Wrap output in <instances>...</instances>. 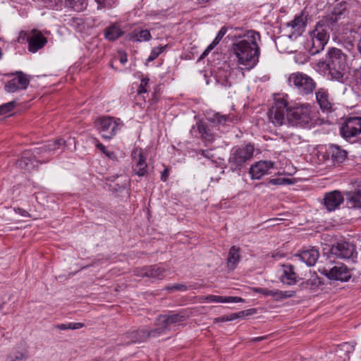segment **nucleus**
<instances>
[{"mask_svg":"<svg viewBox=\"0 0 361 361\" xmlns=\"http://www.w3.org/2000/svg\"><path fill=\"white\" fill-rule=\"evenodd\" d=\"M358 49H359L360 53L361 54V39L358 43Z\"/></svg>","mask_w":361,"mask_h":361,"instance_id":"nucleus-56","label":"nucleus"},{"mask_svg":"<svg viewBox=\"0 0 361 361\" xmlns=\"http://www.w3.org/2000/svg\"><path fill=\"white\" fill-rule=\"evenodd\" d=\"M244 315H245L244 312L233 313L230 315H224L223 317L216 318V319H214V322L216 323V322H226L233 321L236 319L240 318V317H243Z\"/></svg>","mask_w":361,"mask_h":361,"instance_id":"nucleus-34","label":"nucleus"},{"mask_svg":"<svg viewBox=\"0 0 361 361\" xmlns=\"http://www.w3.org/2000/svg\"><path fill=\"white\" fill-rule=\"evenodd\" d=\"M27 356L25 353L16 351L10 353L6 361H25Z\"/></svg>","mask_w":361,"mask_h":361,"instance_id":"nucleus-37","label":"nucleus"},{"mask_svg":"<svg viewBox=\"0 0 361 361\" xmlns=\"http://www.w3.org/2000/svg\"><path fill=\"white\" fill-rule=\"evenodd\" d=\"M152 36L148 30H142L140 31L135 30L129 35V39L133 42L149 41Z\"/></svg>","mask_w":361,"mask_h":361,"instance_id":"nucleus-26","label":"nucleus"},{"mask_svg":"<svg viewBox=\"0 0 361 361\" xmlns=\"http://www.w3.org/2000/svg\"><path fill=\"white\" fill-rule=\"evenodd\" d=\"M99 133L104 138L110 139L114 135L118 124L111 117L101 118L97 121Z\"/></svg>","mask_w":361,"mask_h":361,"instance_id":"nucleus-14","label":"nucleus"},{"mask_svg":"<svg viewBox=\"0 0 361 361\" xmlns=\"http://www.w3.org/2000/svg\"><path fill=\"white\" fill-rule=\"evenodd\" d=\"M149 82V78H144L142 80L139 89L137 90V94H141L142 93H145L147 92L146 86L147 85Z\"/></svg>","mask_w":361,"mask_h":361,"instance_id":"nucleus-43","label":"nucleus"},{"mask_svg":"<svg viewBox=\"0 0 361 361\" xmlns=\"http://www.w3.org/2000/svg\"><path fill=\"white\" fill-rule=\"evenodd\" d=\"M202 154L203 155H204V151H202Z\"/></svg>","mask_w":361,"mask_h":361,"instance_id":"nucleus-59","label":"nucleus"},{"mask_svg":"<svg viewBox=\"0 0 361 361\" xmlns=\"http://www.w3.org/2000/svg\"><path fill=\"white\" fill-rule=\"evenodd\" d=\"M35 161L29 157H23L20 159L18 160L16 165L18 167L25 170L30 171V169L35 167Z\"/></svg>","mask_w":361,"mask_h":361,"instance_id":"nucleus-32","label":"nucleus"},{"mask_svg":"<svg viewBox=\"0 0 361 361\" xmlns=\"http://www.w3.org/2000/svg\"><path fill=\"white\" fill-rule=\"evenodd\" d=\"M226 31L227 29L225 27H221L212 43L207 47V48L202 54L201 59L205 57L209 54V52L211 51L219 43L220 40L225 35Z\"/></svg>","mask_w":361,"mask_h":361,"instance_id":"nucleus-31","label":"nucleus"},{"mask_svg":"<svg viewBox=\"0 0 361 361\" xmlns=\"http://www.w3.org/2000/svg\"><path fill=\"white\" fill-rule=\"evenodd\" d=\"M272 167L273 163L271 161H259L250 167V173L252 178L259 179Z\"/></svg>","mask_w":361,"mask_h":361,"instance_id":"nucleus-22","label":"nucleus"},{"mask_svg":"<svg viewBox=\"0 0 361 361\" xmlns=\"http://www.w3.org/2000/svg\"><path fill=\"white\" fill-rule=\"evenodd\" d=\"M132 159L135 163L137 169H135V173L138 176H143L147 174V164L146 163V159L142 154V149L140 148H135L132 152Z\"/></svg>","mask_w":361,"mask_h":361,"instance_id":"nucleus-18","label":"nucleus"},{"mask_svg":"<svg viewBox=\"0 0 361 361\" xmlns=\"http://www.w3.org/2000/svg\"><path fill=\"white\" fill-rule=\"evenodd\" d=\"M322 273L333 280L348 281L352 276L351 271L343 264H336L334 267H324Z\"/></svg>","mask_w":361,"mask_h":361,"instance_id":"nucleus-4","label":"nucleus"},{"mask_svg":"<svg viewBox=\"0 0 361 361\" xmlns=\"http://www.w3.org/2000/svg\"><path fill=\"white\" fill-rule=\"evenodd\" d=\"M324 203H343L344 197L338 190H334L325 194L324 197Z\"/></svg>","mask_w":361,"mask_h":361,"instance_id":"nucleus-27","label":"nucleus"},{"mask_svg":"<svg viewBox=\"0 0 361 361\" xmlns=\"http://www.w3.org/2000/svg\"><path fill=\"white\" fill-rule=\"evenodd\" d=\"M126 185H127V184H126V183H125L123 184V188H126Z\"/></svg>","mask_w":361,"mask_h":361,"instance_id":"nucleus-58","label":"nucleus"},{"mask_svg":"<svg viewBox=\"0 0 361 361\" xmlns=\"http://www.w3.org/2000/svg\"><path fill=\"white\" fill-rule=\"evenodd\" d=\"M20 35H23V37H26L28 43V50L32 53H35L42 49L47 43V38L43 36L42 32L35 29L29 34L21 32ZM21 36H20L19 38ZM18 41L20 42V39H18Z\"/></svg>","mask_w":361,"mask_h":361,"instance_id":"nucleus-6","label":"nucleus"},{"mask_svg":"<svg viewBox=\"0 0 361 361\" xmlns=\"http://www.w3.org/2000/svg\"><path fill=\"white\" fill-rule=\"evenodd\" d=\"M316 98L320 107L324 110H329L331 108V104L328 99V95L326 92L319 90L316 92Z\"/></svg>","mask_w":361,"mask_h":361,"instance_id":"nucleus-29","label":"nucleus"},{"mask_svg":"<svg viewBox=\"0 0 361 361\" xmlns=\"http://www.w3.org/2000/svg\"><path fill=\"white\" fill-rule=\"evenodd\" d=\"M319 257V250L314 247L303 250L299 254L295 255L297 259L303 262L309 267L314 266Z\"/></svg>","mask_w":361,"mask_h":361,"instance_id":"nucleus-19","label":"nucleus"},{"mask_svg":"<svg viewBox=\"0 0 361 361\" xmlns=\"http://www.w3.org/2000/svg\"><path fill=\"white\" fill-rule=\"evenodd\" d=\"M200 302H216V303H231L241 302L243 299L236 296H220L214 295H209L207 296H201Z\"/></svg>","mask_w":361,"mask_h":361,"instance_id":"nucleus-20","label":"nucleus"},{"mask_svg":"<svg viewBox=\"0 0 361 361\" xmlns=\"http://www.w3.org/2000/svg\"><path fill=\"white\" fill-rule=\"evenodd\" d=\"M320 284L321 281L319 277L316 275H313L310 279L302 283V288L315 290Z\"/></svg>","mask_w":361,"mask_h":361,"instance_id":"nucleus-33","label":"nucleus"},{"mask_svg":"<svg viewBox=\"0 0 361 361\" xmlns=\"http://www.w3.org/2000/svg\"><path fill=\"white\" fill-rule=\"evenodd\" d=\"M345 195L349 197V202L353 203H361V185H359L353 192H347Z\"/></svg>","mask_w":361,"mask_h":361,"instance_id":"nucleus-35","label":"nucleus"},{"mask_svg":"<svg viewBox=\"0 0 361 361\" xmlns=\"http://www.w3.org/2000/svg\"><path fill=\"white\" fill-rule=\"evenodd\" d=\"M185 319V315L181 313L159 315L157 319V327L155 328V330H158L157 333L159 336L171 330L172 325L180 324Z\"/></svg>","mask_w":361,"mask_h":361,"instance_id":"nucleus-3","label":"nucleus"},{"mask_svg":"<svg viewBox=\"0 0 361 361\" xmlns=\"http://www.w3.org/2000/svg\"><path fill=\"white\" fill-rule=\"evenodd\" d=\"M13 75L16 77L5 85V90L8 92H15L19 90L26 89L30 83L27 75L21 71H17Z\"/></svg>","mask_w":361,"mask_h":361,"instance_id":"nucleus-12","label":"nucleus"},{"mask_svg":"<svg viewBox=\"0 0 361 361\" xmlns=\"http://www.w3.org/2000/svg\"><path fill=\"white\" fill-rule=\"evenodd\" d=\"M3 308V304H0V310Z\"/></svg>","mask_w":361,"mask_h":361,"instance_id":"nucleus-57","label":"nucleus"},{"mask_svg":"<svg viewBox=\"0 0 361 361\" xmlns=\"http://www.w3.org/2000/svg\"><path fill=\"white\" fill-rule=\"evenodd\" d=\"M84 326V324L83 323H80V322H71V323H68V324H57L56 326V328L59 329V330H61V331H65V330H67V329H80V328H82Z\"/></svg>","mask_w":361,"mask_h":361,"instance_id":"nucleus-36","label":"nucleus"},{"mask_svg":"<svg viewBox=\"0 0 361 361\" xmlns=\"http://www.w3.org/2000/svg\"><path fill=\"white\" fill-rule=\"evenodd\" d=\"M119 60H120L121 63H125L128 60L127 54L126 53L120 51L119 52Z\"/></svg>","mask_w":361,"mask_h":361,"instance_id":"nucleus-50","label":"nucleus"},{"mask_svg":"<svg viewBox=\"0 0 361 361\" xmlns=\"http://www.w3.org/2000/svg\"><path fill=\"white\" fill-rule=\"evenodd\" d=\"M289 82L305 94L312 92L316 87V84L312 78L301 73L291 74L289 77Z\"/></svg>","mask_w":361,"mask_h":361,"instance_id":"nucleus-5","label":"nucleus"},{"mask_svg":"<svg viewBox=\"0 0 361 361\" xmlns=\"http://www.w3.org/2000/svg\"><path fill=\"white\" fill-rule=\"evenodd\" d=\"M252 290L255 293L263 294L267 296H271L276 300L292 298L295 295V292L293 290L283 291L278 289L269 290L262 288H252Z\"/></svg>","mask_w":361,"mask_h":361,"instance_id":"nucleus-17","label":"nucleus"},{"mask_svg":"<svg viewBox=\"0 0 361 361\" xmlns=\"http://www.w3.org/2000/svg\"><path fill=\"white\" fill-rule=\"evenodd\" d=\"M355 253L354 245L346 241L338 242L336 244L333 245L330 250L331 255H335L340 259L353 257Z\"/></svg>","mask_w":361,"mask_h":361,"instance_id":"nucleus-11","label":"nucleus"},{"mask_svg":"<svg viewBox=\"0 0 361 361\" xmlns=\"http://www.w3.org/2000/svg\"><path fill=\"white\" fill-rule=\"evenodd\" d=\"M198 130L200 133L202 134V136H204L206 139L209 138L206 132V127L203 124L198 125Z\"/></svg>","mask_w":361,"mask_h":361,"instance_id":"nucleus-49","label":"nucleus"},{"mask_svg":"<svg viewBox=\"0 0 361 361\" xmlns=\"http://www.w3.org/2000/svg\"><path fill=\"white\" fill-rule=\"evenodd\" d=\"M317 67L320 69H322L323 71L331 70V67L330 63L329 61V59L327 60V61H319L317 63Z\"/></svg>","mask_w":361,"mask_h":361,"instance_id":"nucleus-44","label":"nucleus"},{"mask_svg":"<svg viewBox=\"0 0 361 361\" xmlns=\"http://www.w3.org/2000/svg\"><path fill=\"white\" fill-rule=\"evenodd\" d=\"M307 16L302 12L300 16H296L293 20L288 23V27L295 29L298 35H300L306 25Z\"/></svg>","mask_w":361,"mask_h":361,"instance_id":"nucleus-23","label":"nucleus"},{"mask_svg":"<svg viewBox=\"0 0 361 361\" xmlns=\"http://www.w3.org/2000/svg\"><path fill=\"white\" fill-rule=\"evenodd\" d=\"M168 177H169V169H165L161 174V180L163 181H166V179L168 178Z\"/></svg>","mask_w":361,"mask_h":361,"instance_id":"nucleus-52","label":"nucleus"},{"mask_svg":"<svg viewBox=\"0 0 361 361\" xmlns=\"http://www.w3.org/2000/svg\"><path fill=\"white\" fill-rule=\"evenodd\" d=\"M66 142L62 139H59L53 142H49L46 148L49 151H54L59 149L60 146L64 145Z\"/></svg>","mask_w":361,"mask_h":361,"instance_id":"nucleus-38","label":"nucleus"},{"mask_svg":"<svg viewBox=\"0 0 361 361\" xmlns=\"http://www.w3.org/2000/svg\"><path fill=\"white\" fill-rule=\"evenodd\" d=\"M255 147L252 144L238 148L230 158V161L236 166H242L246 161L250 160L254 154Z\"/></svg>","mask_w":361,"mask_h":361,"instance_id":"nucleus-7","label":"nucleus"},{"mask_svg":"<svg viewBox=\"0 0 361 361\" xmlns=\"http://www.w3.org/2000/svg\"><path fill=\"white\" fill-rule=\"evenodd\" d=\"M98 4V8H106L109 6V2L107 0H95Z\"/></svg>","mask_w":361,"mask_h":361,"instance_id":"nucleus-48","label":"nucleus"},{"mask_svg":"<svg viewBox=\"0 0 361 361\" xmlns=\"http://www.w3.org/2000/svg\"><path fill=\"white\" fill-rule=\"evenodd\" d=\"M345 68H335L331 66V70L329 71V74L331 75V78L339 80L342 77V73L341 70H344Z\"/></svg>","mask_w":361,"mask_h":361,"instance_id":"nucleus-41","label":"nucleus"},{"mask_svg":"<svg viewBox=\"0 0 361 361\" xmlns=\"http://www.w3.org/2000/svg\"><path fill=\"white\" fill-rule=\"evenodd\" d=\"M354 345L350 343H344L340 345L336 350L338 355L343 358V361H346L350 358V354L354 351Z\"/></svg>","mask_w":361,"mask_h":361,"instance_id":"nucleus-28","label":"nucleus"},{"mask_svg":"<svg viewBox=\"0 0 361 361\" xmlns=\"http://www.w3.org/2000/svg\"><path fill=\"white\" fill-rule=\"evenodd\" d=\"M310 108L309 106H300L286 109V116L290 121L298 123H307L310 119Z\"/></svg>","mask_w":361,"mask_h":361,"instance_id":"nucleus-9","label":"nucleus"},{"mask_svg":"<svg viewBox=\"0 0 361 361\" xmlns=\"http://www.w3.org/2000/svg\"><path fill=\"white\" fill-rule=\"evenodd\" d=\"M123 34V32L121 31L117 26L111 25L107 28H106L104 35L105 37L109 40L114 41L118 39Z\"/></svg>","mask_w":361,"mask_h":361,"instance_id":"nucleus-30","label":"nucleus"},{"mask_svg":"<svg viewBox=\"0 0 361 361\" xmlns=\"http://www.w3.org/2000/svg\"><path fill=\"white\" fill-rule=\"evenodd\" d=\"M337 20V16L332 14L326 16L317 23L314 30L310 34V40L307 42V47L312 55H314L324 49L329 38L326 27H330Z\"/></svg>","mask_w":361,"mask_h":361,"instance_id":"nucleus-2","label":"nucleus"},{"mask_svg":"<svg viewBox=\"0 0 361 361\" xmlns=\"http://www.w3.org/2000/svg\"><path fill=\"white\" fill-rule=\"evenodd\" d=\"M158 330L155 329L148 331L147 329H138L127 333L124 336L126 338L125 343L128 345L134 343H141L145 341L149 337H158Z\"/></svg>","mask_w":361,"mask_h":361,"instance_id":"nucleus-10","label":"nucleus"},{"mask_svg":"<svg viewBox=\"0 0 361 361\" xmlns=\"http://www.w3.org/2000/svg\"><path fill=\"white\" fill-rule=\"evenodd\" d=\"M287 102L284 99H279L269 111V120L276 126H281L285 120V112H286Z\"/></svg>","mask_w":361,"mask_h":361,"instance_id":"nucleus-8","label":"nucleus"},{"mask_svg":"<svg viewBox=\"0 0 361 361\" xmlns=\"http://www.w3.org/2000/svg\"><path fill=\"white\" fill-rule=\"evenodd\" d=\"M298 278L293 265L284 264L282 266V274L280 279L283 283L289 286L294 285L298 282Z\"/></svg>","mask_w":361,"mask_h":361,"instance_id":"nucleus-21","label":"nucleus"},{"mask_svg":"<svg viewBox=\"0 0 361 361\" xmlns=\"http://www.w3.org/2000/svg\"><path fill=\"white\" fill-rule=\"evenodd\" d=\"M16 106L15 101H12L0 106V115L11 111Z\"/></svg>","mask_w":361,"mask_h":361,"instance_id":"nucleus-39","label":"nucleus"},{"mask_svg":"<svg viewBox=\"0 0 361 361\" xmlns=\"http://www.w3.org/2000/svg\"><path fill=\"white\" fill-rule=\"evenodd\" d=\"M240 260L239 249L235 246H232L228 252L227 259V266L229 269L233 270Z\"/></svg>","mask_w":361,"mask_h":361,"instance_id":"nucleus-24","label":"nucleus"},{"mask_svg":"<svg viewBox=\"0 0 361 361\" xmlns=\"http://www.w3.org/2000/svg\"><path fill=\"white\" fill-rule=\"evenodd\" d=\"M66 1L68 2L69 5L71 7L75 8V0H66Z\"/></svg>","mask_w":361,"mask_h":361,"instance_id":"nucleus-53","label":"nucleus"},{"mask_svg":"<svg viewBox=\"0 0 361 361\" xmlns=\"http://www.w3.org/2000/svg\"><path fill=\"white\" fill-rule=\"evenodd\" d=\"M329 153L334 161L337 163L343 162L347 157V152L336 145H333L329 148Z\"/></svg>","mask_w":361,"mask_h":361,"instance_id":"nucleus-25","label":"nucleus"},{"mask_svg":"<svg viewBox=\"0 0 361 361\" xmlns=\"http://www.w3.org/2000/svg\"><path fill=\"white\" fill-rule=\"evenodd\" d=\"M339 205L340 204H325V206L326 207L327 210L329 211V212L334 211L336 209L338 208Z\"/></svg>","mask_w":361,"mask_h":361,"instance_id":"nucleus-51","label":"nucleus"},{"mask_svg":"<svg viewBox=\"0 0 361 361\" xmlns=\"http://www.w3.org/2000/svg\"><path fill=\"white\" fill-rule=\"evenodd\" d=\"M286 182L289 183L290 180L286 178H276L270 180V183H271L274 185H282Z\"/></svg>","mask_w":361,"mask_h":361,"instance_id":"nucleus-46","label":"nucleus"},{"mask_svg":"<svg viewBox=\"0 0 361 361\" xmlns=\"http://www.w3.org/2000/svg\"><path fill=\"white\" fill-rule=\"evenodd\" d=\"M245 36L250 41L243 39L234 43L232 49L240 64L252 65L258 60L259 47L257 40L260 39V36L258 32L254 31H248Z\"/></svg>","mask_w":361,"mask_h":361,"instance_id":"nucleus-1","label":"nucleus"},{"mask_svg":"<svg viewBox=\"0 0 361 361\" xmlns=\"http://www.w3.org/2000/svg\"><path fill=\"white\" fill-rule=\"evenodd\" d=\"M166 290L170 291H175V290H179V291H185L187 290L188 288L184 284H174L171 286H169L166 288Z\"/></svg>","mask_w":361,"mask_h":361,"instance_id":"nucleus-42","label":"nucleus"},{"mask_svg":"<svg viewBox=\"0 0 361 361\" xmlns=\"http://www.w3.org/2000/svg\"><path fill=\"white\" fill-rule=\"evenodd\" d=\"M97 147L104 154H106V156H108L109 157H114L115 155L114 153H108L106 152V148L105 147L101 144V143H99L97 145Z\"/></svg>","mask_w":361,"mask_h":361,"instance_id":"nucleus-47","label":"nucleus"},{"mask_svg":"<svg viewBox=\"0 0 361 361\" xmlns=\"http://www.w3.org/2000/svg\"><path fill=\"white\" fill-rule=\"evenodd\" d=\"M166 46L167 45H165L164 47H159L154 49L152 51L151 54L147 61L148 62L154 61L161 53H162L164 51Z\"/></svg>","mask_w":361,"mask_h":361,"instance_id":"nucleus-40","label":"nucleus"},{"mask_svg":"<svg viewBox=\"0 0 361 361\" xmlns=\"http://www.w3.org/2000/svg\"><path fill=\"white\" fill-rule=\"evenodd\" d=\"M217 119H218V122L219 123H222V121H225L226 120V118L224 116H217Z\"/></svg>","mask_w":361,"mask_h":361,"instance_id":"nucleus-54","label":"nucleus"},{"mask_svg":"<svg viewBox=\"0 0 361 361\" xmlns=\"http://www.w3.org/2000/svg\"><path fill=\"white\" fill-rule=\"evenodd\" d=\"M165 269L159 265L143 267L135 271V275L141 277H149L154 279H162L164 276Z\"/></svg>","mask_w":361,"mask_h":361,"instance_id":"nucleus-16","label":"nucleus"},{"mask_svg":"<svg viewBox=\"0 0 361 361\" xmlns=\"http://www.w3.org/2000/svg\"><path fill=\"white\" fill-rule=\"evenodd\" d=\"M328 59L331 67L335 68H345L347 57L343 51L337 48L333 47L328 51Z\"/></svg>","mask_w":361,"mask_h":361,"instance_id":"nucleus-15","label":"nucleus"},{"mask_svg":"<svg viewBox=\"0 0 361 361\" xmlns=\"http://www.w3.org/2000/svg\"><path fill=\"white\" fill-rule=\"evenodd\" d=\"M14 210L16 213L23 217L30 216L31 215L29 214L27 211L25 209H21L20 207L14 208Z\"/></svg>","mask_w":361,"mask_h":361,"instance_id":"nucleus-45","label":"nucleus"},{"mask_svg":"<svg viewBox=\"0 0 361 361\" xmlns=\"http://www.w3.org/2000/svg\"><path fill=\"white\" fill-rule=\"evenodd\" d=\"M361 133V117L349 118L341 128L344 137H352Z\"/></svg>","mask_w":361,"mask_h":361,"instance_id":"nucleus-13","label":"nucleus"},{"mask_svg":"<svg viewBox=\"0 0 361 361\" xmlns=\"http://www.w3.org/2000/svg\"><path fill=\"white\" fill-rule=\"evenodd\" d=\"M265 338L264 336L256 337L253 339L254 341H260Z\"/></svg>","mask_w":361,"mask_h":361,"instance_id":"nucleus-55","label":"nucleus"}]
</instances>
